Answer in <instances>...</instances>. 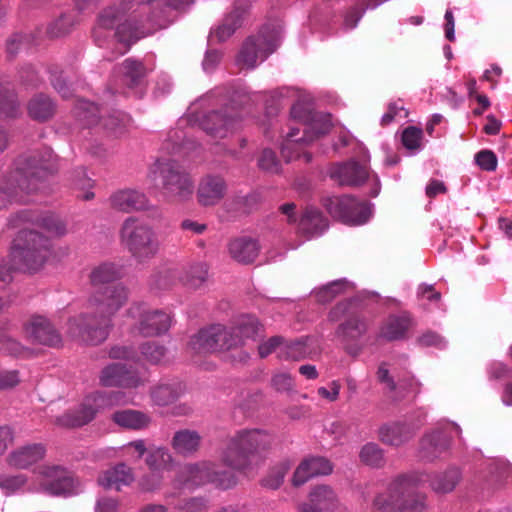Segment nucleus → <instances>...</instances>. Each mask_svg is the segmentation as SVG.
<instances>
[{"label": "nucleus", "mask_w": 512, "mask_h": 512, "mask_svg": "<svg viewBox=\"0 0 512 512\" xmlns=\"http://www.w3.org/2000/svg\"><path fill=\"white\" fill-rule=\"evenodd\" d=\"M308 338H300L295 341L284 343L281 348L278 357L281 360H293L300 361L310 357L312 351L307 345Z\"/></svg>", "instance_id": "nucleus-44"}, {"label": "nucleus", "mask_w": 512, "mask_h": 512, "mask_svg": "<svg viewBox=\"0 0 512 512\" xmlns=\"http://www.w3.org/2000/svg\"><path fill=\"white\" fill-rule=\"evenodd\" d=\"M423 131L416 126L406 127L401 136L403 146L408 150H418L421 147Z\"/></svg>", "instance_id": "nucleus-57"}, {"label": "nucleus", "mask_w": 512, "mask_h": 512, "mask_svg": "<svg viewBox=\"0 0 512 512\" xmlns=\"http://www.w3.org/2000/svg\"><path fill=\"white\" fill-rule=\"evenodd\" d=\"M240 340L231 328L221 324L201 329L191 337L189 347L197 353L228 351L239 347Z\"/></svg>", "instance_id": "nucleus-12"}, {"label": "nucleus", "mask_w": 512, "mask_h": 512, "mask_svg": "<svg viewBox=\"0 0 512 512\" xmlns=\"http://www.w3.org/2000/svg\"><path fill=\"white\" fill-rule=\"evenodd\" d=\"M74 25V19L71 15L62 14L47 29V33L51 37H61L68 34Z\"/></svg>", "instance_id": "nucleus-56"}, {"label": "nucleus", "mask_w": 512, "mask_h": 512, "mask_svg": "<svg viewBox=\"0 0 512 512\" xmlns=\"http://www.w3.org/2000/svg\"><path fill=\"white\" fill-rule=\"evenodd\" d=\"M121 276V268L114 263L103 262L95 266L89 274V282L93 289L92 291L118 284L116 281L119 280Z\"/></svg>", "instance_id": "nucleus-29"}, {"label": "nucleus", "mask_w": 512, "mask_h": 512, "mask_svg": "<svg viewBox=\"0 0 512 512\" xmlns=\"http://www.w3.org/2000/svg\"><path fill=\"white\" fill-rule=\"evenodd\" d=\"M329 176L341 186L358 187L369 178V167L355 159L334 164L329 169Z\"/></svg>", "instance_id": "nucleus-18"}, {"label": "nucleus", "mask_w": 512, "mask_h": 512, "mask_svg": "<svg viewBox=\"0 0 512 512\" xmlns=\"http://www.w3.org/2000/svg\"><path fill=\"white\" fill-rule=\"evenodd\" d=\"M156 185L171 202H184L193 194V181L174 160H157L151 169Z\"/></svg>", "instance_id": "nucleus-7"}, {"label": "nucleus", "mask_w": 512, "mask_h": 512, "mask_svg": "<svg viewBox=\"0 0 512 512\" xmlns=\"http://www.w3.org/2000/svg\"><path fill=\"white\" fill-rule=\"evenodd\" d=\"M261 195L258 192H251L246 195H236L233 199L235 209L241 213L249 214L259 206Z\"/></svg>", "instance_id": "nucleus-51"}, {"label": "nucleus", "mask_w": 512, "mask_h": 512, "mask_svg": "<svg viewBox=\"0 0 512 512\" xmlns=\"http://www.w3.org/2000/svg\"><path fill=\"white\" fill-rule=\"evenodd\" d=\"M99 382L104 387L136 388L140 385L141 379L132 366L112 363L102 369Z\"/></svg>", "instance_id": "nucleus-19"}, {"label": "nucleus", "mask_w": 512, "mask_h": 512, "mask_svg": "<svg viewBox=\"0 0 512 512\" xmlns=\"http://www.w3.org/2000/svg\"><path fill=\"white\" fill-rule=\"evenodd\" d=\"M117 40L125 45L122 54L126 53L132 44L145 36L144 27L137 20L133 18L125 19V21L118 24L115 33Z\"/></svg>", "instance_id": "nucleus-34"}, {"label": "nucleus", "mask_w": 512, "mask_h": 512, "mask_svg": "<svg viewBox=\"0 0 512 512\" xmlns=\"http://www.w3.org/2000/svg\"><path fill=\"white\" fill-rule=\"evenodd\" d=\"M461 479L458 468H449L446 471L435 473L430 479L432 490L438 494L452 492Z\"/></svg>", "instance_id": "nucleus-38"}, {"label": "nucleus", "mask_w": 512, "mask_h": 512, "mask_svg": "<svg viewBox=\"0 0 512 512\" xmlns=\"http://www.w3.org/2000/svg\"><path fill=\"white\" fill-rule=\"evenodd\" d=\"M349 282L346 279L334 280L315 291V297L320 303L331 302L338 295L343 294L348 288Z\"/></svg>", "instance_id": "nucleus-47"}, {"label": "nucleus", "mask_w": 512, "mask_h": 512, "mask_svg": "<svg viewBox=\"0 0 512 512\" xmlns=\"http://www.w3.org/2000/svg\"><path fill=\"white\" fill-rule=\"evenodd\" d=\"M128 290L122 284L92 291L89 305L92 312L81 313L68 320V335L87 345L103 343L113 327V316L126 304Z\"/></svg>", "instance_id": "nucleus-1"}, {"label": "nucleus", "mask_w": 512, "mask_h": 512, "mask_svg": "<svg viewBox=\"0 0 512 512\" xmlns=\"http://www.w3.org/2000/svg\"><path fill=\"white\" fill-rule=\"evenodd\" d=\"M239 91L231 87H216L211 90L206 99H211L222 107L203 115L200 127L209 135L223 138L236 129L240 123V105L242 101Z\"/></svg>", "instance_id": "nucleus-3"}, {"label": "nucleus", "mask_w": 512, "mask_h": 512, "mask_svg": "<svg viewBox=\"0 0 512 512\" xmlns=\"http://www.w3.org/2000/svg\"><path fill=\"white\" fill-rule=\"evenodd\" d=\"M112 420L117 425L132 430L144 429L150 423V417L147 414L132 409H125L114 412L112 415Z\"/></svg>", "instance_id": "nucleus-37"}, {"label": "nucleus", "mask_w": 512, "mask_h": 512, "mask_svg": "<svg viewBox=\"0 0 512 512\" xmlns=\"http://www.w3.org/2000/svg\"><path fill=\"white\" fill-rule=\"evenodd\" d=\"M58 168L56 156L48 149L19 158L16 169L0 186V210L13 202H24V195L44 190L48 177Z\"/></svg>", "instance_id": "nucleus-2"}, {"label": "nucleus", "mask_w": 512, "mask_h": 512, "mask_svg": "<svg viewBox=\"0 0 512 512\" xmlns=\"http://www.w3.org/2000/svg\"><path fill=\"white\" fill-rule=\"evenodd\" d=\"M328 228V220L321 211L314 207H307L299 219L300 233L313 237L322 234Z\"/></svg>", "instance_id": "nucleus-32"}, {"label": "nucleus", "mask_w": 512, "mask_h": 512, "mask_svg": "<svg viewBox=\"0 0 512 512\" xmlns=\"http://www.w3.org/2000/svg\"><path fill=\"white\" fill-rule=\"evenodd\" d=\"M209 267L204 262L195 263L189 266L180 277L184 286L190 289L201 288L208 280Z\"/></svg>", "instance_id": "nucleus-41"}, {"label": "nucleus", "mask_w": 512, "mask_h": 512, "mask_svg": "<svg viewBox=\"0 0 512 512\" xmlns=\"http://www.w3.org/2000/svg\"><path fill=\"white\" fill-rule=\"evenodd\" d=\"M52 254L49 237L34 229H21L13 240L9 258L14 267L23 272L41 270Z\"/></svg>", "instance_id": "nucleus-4"}, {"label": "nucleus", "mask_w": 512, "mask_h": 512, "mask_svg": "<svg viewBox=\"0 0 512 512\" xmlns=\"http://www.w3.org/2000/svg\"><path fill=\"white\" fill-rule=\"evenodd\" d=\"M120 234L122 243L138 262H146L158 253L159 241L155 231L137 218H127Z\"/></svg>", "instance_id": "nucleus-9"}, {"label": "nucleus", "mask_w": 512, "mask_h": 512, "mask_svg": "<svg viewBox=\"0 0 512 512\" xmlns=\"http://www.w3.org/2000/svg\"><path fill=\"white\" fill-rule=\"evenodd\" d=\"M248 13V5L237 2L233 9L225 15L221 23L210 32V39L217 42H225L243 26Z\"/></svg>", "instance_id": "nucleus-21"}, {"label": "nucleus", "mask_w": 512, "mask_h": 512, "mask_svg": "<svg viewBox=\"0 0 512 512\" xmlns=\"http://www.w3.org/2000/svg\"><path fill=\"white\" fill-rule=\"evenodd\" d=\"M201 436L195 430L183 429L177 431L172 438V447L176 453L183 456L194 454L200 447Z\"/></svg>", "instance_id": "nucleus-35"}, {"label": "nucleus", "mask_w": 512, "mask_h": 512, "mask_svg": "<svg viewBox=\"0 0 512 512\" xmlns=\"http://www.w3.org/2000/svg\"><path fill=\"white\" fill-rule=\"evenodd\" d=\"M120 6L111 5L99 12L97 22L93 28V37L97 45H102L106 31H112L121 23L126 12V2L123 1Z\"/></svg>", "instance_id": "nucleus-24"}, {"label": "nucleus", "mask_w": 512, "mask_h": 512, "mask_svg": "<svg viewBox=\"0 0 512 512\" xmlns=\"http://www.w3.org/2000/svg\"><path fill=\"white\" fill-rule=\"evenodd\" d=\"M280 42V29L274 25H264L256 35L245 40L239 51L237 62L253 69L257 65V60L264 61L278 48Z\"/></svg>", "instance_id": "nucleus-10"}, {"label": "nucleus", "mask_w": 512, "mask_h": 512, "mask_svg": "<svg viewBox=\"0 0 512 512\" xmlns=\"http://www.w3.org/2000/svg\"><path fill=\"white\" fill-rule=\"evenodd\" d=\"M285 338L280 335L272 336L268 340L262 342L258 346V354L260 358H266L273 353L277 348L283 347Z\"/></svg>", "instance_id": "nucleus-60"}, {"label": "nucleus", "mask_w": 512, "mask_h": 512, "mask_svg": "<svg viewBox=\"0 0 512 512\" xmlns=\"http://www.w3.org/2000/svg\"><path fill=\"white\" fill-rule=\"evenodd\" d=\"M127 312L130 317L137 320L133 329L144 337L162 335L171 326V318L167 313L150 310L145 303H134Z\"/></svg>", "instance_id": "nucleus-15"}, {"label": "nucleus", "mask_w": 512, "mask_h": 512, "mask_svg": "<svg viewBox=\"0 0 512 512\" xmlns=\"http://www.w3.org/2000/svg\"><path fill=\"white\" fill-rule=\"evenodd\" d=\"M308 498L324 512L333 511L338 506V498L334 490L327 485L314 487Z\"/></svg>", "instance_id": "nucleus-40"}, {"label": "nucleus", "mask_w": 512, "mask_h": 512, "mask_svg": "<svg viewBox=\"0 0 512 512\" xmlns=\"http://www.w3.org/2000/svg\"><path fill=\"white\" fill-rule=\"evenodd\" d=\"M131 117L123 111L115 110L103 118V127L115 136L123 135L131 125Z\"/></svg>", "instance_id": "nucleus-45"}, {"label": "nucleus", "mask_w": 512, "mask_h": 512, "mask_svg": "<svg viewBox=\"0 0 512 512\" xmlns=\"http://www.w3.org/2000/svg\"><path fill=\"white\" fill-rule=\"evenodd\" d=\"M476 164L484 171L492 172L497 168V156L491 150H481L475 155Z\"/></svg>", "instance_id": "nucleus-59"}, {"label": "nucleus", "mask_w": 512, "mask_h": 512, "mask_svg": "<svg viewBox=\"0 0 512 512\" xmlns=\"http://www.w3.org/2000/svg\"><path fill=\"white\" fill-rule=\"evenodd\" d=\"M50 81L54 89L64 98L68 99L73 96V89L67 83L62 75V71L57 69L50 71Z\"/></svg>", "instance_id": "nucleus-58"}, {"label": "nucleus", "mask_w": 512, "mask_h": 512, "mask_svg": "<svg viewBox=\"0 0 512 512\" xmlns=\"http://www.w3.org/2000/svg\"><path fill=\"white\" fill-rule=\"evenodd\" d=\"M274 435L263 429H242L228 441L222 452L223 462L235 470L247 468L252 458L269 450Z\"/></svg>", "instance_id": "nucleus-6"}, {"label": "nucleus", "mask_w": 512, "mask_h": 512, "mask_svg": "<svg viewBox=\"0 0 512 512\" xmlns=\"http://www.w3.org/2000/svg\"><path fill=\"white\" fill-rule=\"evenodd\" d=\"M134 481L132 469L125 463H119L106 470L98 478V483L105 489L121 490L122 486H128Z\"/></svg>", "instance_id": "nucleus-31"}, {"label": "nucleus", "mask_w": 512, "mask_h": 512, "mask_svg": "<svg viewBox=\"0 0 512 512\" xmlns=\"http://www.w3.org/2000/svg\"><path fill=\"white\" fill-rule=\"evenodd\" d=\"M228 251L231 258L238 263L250 264L258 257L260 245L256 239L238 237L229 242Z\"/></svg>", "instance_id": "nucleus-27"}, {"label": "nucleus", "mask_w": 512, "mask_h": 512, "mask_svg": "<svg viewBox=\"0 0 512 512\" xmlns=\"http://www.w3.org/2000/svg\"><path fill=\"white\" fill-rule=\"evenodd\" d=\"M152 398L157 405L166 406L177 400L178 393L171 385L162 384L154 388Z\"/></svg>", "instance_id": "nucleus-55"}, {"label": "nucleus", "mask_w": 512, "mask_h": 512, "mask_svg": "<svg viewBox=\"0 0 512 512\" xmlns=\"http://www.w3.org/2000/svg\"><path fill=\"white\" fill-rule=\"evenodd\" d=\"M363 463L371 467H382L385 463L384 452L376 443L365 444L359 454Z\"/></svg>", "instance_id": "nucleus-49"}, {"label": "nucleus", "mask_w": 512, "mask_h": 512, "mask_svg": "<svg viewBox=\"0 0 512 512\" xmlns=\"http://www.w3.org/2000/svg\"><path fill=\"white\" fill-rule=\"evenodd\" d=\"M332 123L329 114L315 112L312 118L303 125L302 136L299 137L301 128L291 127L287 133L285 140L281 146V155L286 162H290L303 156L305 161L309 163L312 155L307 152L302 153L304 145L311 143L320 136L326 135L330 132Z\"/></svg>", "instance_id": "nucleus-8"}, {"label": "nucleus", "mask_w": 512, "mask_h": 512, "mask_svg": "<svg viewBox=\"0 0 512 512\" xmlns=\"http://www.w3.org/2000/svg\"><path fill=\"white\" fill-rule=\"evenodd\" d=\"M121 73L123 75V82L129 88H134L139 86L146 76V68L141 61L127 58L121 65Z\"/></svg>", "instance_id": "nucleus-42"}, {"label": "nucleus", "mask_w": 512, "mask_h": 512, "mask_svg": "<svg viewBox=\"0 0 512 512\" xmlns=\"http://www.w3.org/2000/svg\"><path fill=\"white\" fill-rule=\"evenodd\" d=\"M146 464L154 472L164 469L172 462V456L164 447H150L146 457Z\"/></svg>", "instance_id": "nucleus-48"}, {"label": "nucleus", "mask_w": 512, "mask_h": 512, "mask_svg": "<svg viewBox=\"0 0 512 512\" xmlns=\"http://www.w3.org/2000/svg\"><path fill=\"white\" fill-rule=\"evenodd\" d=\"M109 200L112 208L126 213L145 210L149 207L146 195L133 189L119 190L113 193Z\"/></svg>", "instance_id": "nucleus-26"}, {"label": "nucleus", "mask_w": 512, "mask_h": 512, "mask_svg": "<svg viewBox=\"0 0 512 512\" xmlns=\"http://www.w3.org/2000/svg\"><path fill=\"white\" fill-rule=\"evenodd\" d=\"M180 481L188 488L212 483L224 490L232 488L237 482L233 472L220 470L216 464L205 461L183 467Z\"/></svg>", "instance_id": "nucleus-11"}, {"label": "nucleus", "mask_w": 512, "mask_h": 512, "mask_svg": "<svg viewBox=\"0 0 512 512\" xmlns=\"http://www.w3.org/2000/svg\"><path fill=\"white\" fill-rule=\"evenodd\" d=\"M417 344L421 347L434 346L440 349L445 347L444 339L439 334L432 331H427L419 336L417 338Z\"/></svg>", "instance_id": "nucleus-63"}, {"label": "nucleus", "mask_w": 512, "mask_h": 512, "mask_svg": "<svg viewBox=\"0 0 512 512\" xmlns=\"http://www.w3.org/2000/svg\"><path fill=\"white\" fill-rule=\"evenodd\" d=\"M227 192V184L219 175L204 176L197 188V200L201 206H214L218 204Z\"/></svg>", "instance_id": "nucleus-22"}, {"label": "nucleus", "mask_w": 512, "mask_h": 512, "mask_svg": "<svg viewBox=\"0 0 512 512\" xmlns=\"http://www.w3.org/2000/svg\"><path fill=\"white\" fill-rule=\"evenodd\" d=\"M230 328L240 340L239 347L244 344L245 340H255L263 332V326L255 316L251 315L241 317L237 324Z\"/></svg>", "instance_id": "nucleus-39"}, {"label": "nucleus", "mask_w": 512, "mask_h": 512, "mask_svg": "<svg viewBox=\"0 0 512 512\" xmlns=\"http://www.w3.org/2000/svg\"><path fill=\"white\" fill-rule=\"evenodd\" d=\"M258 165L262 170L270 173H277L279 171V162L277 161L276 154L270 150H263Z\"/></svg>", "instance_id": "nucleus-61"}, {"label": "nucleus", "mask_w": 512, "mask_h": 512, "mask_svg": "<svg viewBox=\"0 0 512 512\" xmlns=\"http://www.w3.org/2000/svg\"><path fill=\"white\" fill-rule=\"evenodd\" d=\"M333 471V465L325 457H311L302 461L296 468L292 484L295 487L304 485L316 476L329 475Z\"/></svg>", "instance_id": "nucleus-23"}, {"label": "nucleus", "mask_w": 512, "mask_h": 512, "mask_svg": "<svg viewBox=\"0 0 512 512\" xmlns=\"http://www.w3.org/2000/svg\"><path fill=\"white\" fill-rule=\"evenodd\" d=\"M25 332L35 343L50 347H59L62 336L49 319L41 315H34L25 324Z\"/></svg>", "instance_id": "nucleus-20"}, {"label": "nucleus", "mask_w": 512, "mask_h": 512, "mask_svg": "<svg viewBox=\"0 0 512 512\" xmlns=\"http://www.w3.org/2000/svg\"><path fill=\"white\" fill-rule=\"evenodd\" d=\"M75 115L83 126L91 127L100 121L99 107L89 101L81 100L75 107Z\"/></svg>", "instance_id": "nucleus-46"}, {"label": "nucleus", "mask_w": 512, "mask_h": 512, "mask_svg": "<svg viewBox=\"0 0 512 512\" xmlns=\"http://www.w3.org/2000/svg\"><path fill=\"white\" fill-rule=\"evenodd\" d=\"M323 206L333 218L345 224H364L371 215L369 204L351 195L324 198Z\"/></svg>", "instance_id": "nucleus-13"}, {"label": "nucleus", "mask_w": 512, "mask_h": 512, "mask_svg": "<svg viewBox=\"0 0 512 512\" xmlns=\"http://www.w3.org/2000/svg\"><path fill=\"white\" fill-rule=\"evenodd\" d=\"M417 479L411 475H399L393 479L383 492H378L373 500L375 509L381 512H423L426 496L416 493Z\"/></svg>", "instance_id": "nucleus-5"}, {"label": "nucleus", "mask_w": 512, "mask_h": 512, "mask_svg": "<svg viewBox=\"0 0 512 512\" xmlns=\"http://www.w3.org/2000/svg\"><path fill=\"white\" fill-rule=\"evenodd\" d=\"M46 447L42 443H33L18 447L6 458L7 464L15 469H27L45 457Z\"/></svg>", "instance_id": "nucleus-25"}, {"label": "nucleus", "mask_w": 512, "mask_h": 512, "mask_svg": "<svg viewBox=\"0 0 512 512\" xmlns=\"http://www.w3.org/2000/svg\"><path fill=\"white\" fill-rule=\"evenodd\" d=\"M108 403L109 398L105 393H91L77 407L57 417L56 423L68 428L82 427L93 421L97 413L104 409Z\"/></svg>", "instance_id": "nucleus-14"}, {"label": "nucleus", "mask_w": 512, "mask_h": 512, "mask_svg": "<svg viewBox=\"0 0 512 512\" xmlns=\"http://www.w3.org/2000/svg\"><path fill=\"white\" fill-rule=\"evenodd\" d=\"M450 444L451 436L445 431L437 430L427 434L421 440V457L427 461H432L448 450Z\"/></svg>", "instance_id": "nucleus-30"}, {"label": "nucleus", "mask_w": 512, "mask_h": 512, "mask_svg": "<svg viewBox=\"0 0 512 512\" xmlns=\"http://www.w3.org/2000/svg\"><path fill=\"white\" fill-rule=\"evenodd\" d=\"M368 325L363 316L350 315L343 323L339 324L335 334L343 343L356 341L366 334Z\"/></svg>", "instance_id": "nucleus-33"}, {"label": "nucleus", "mask_w": 512, "mask_h": 512, "mask_svg": "<svg viewBox=\"0 0 512 512\" xmlns=\"http://www.w3.org/2000/svg\"><path fill=\"white\" fill-rule=\"evenodd\" d=\"M31 223L55 236L66 234V225L53 214L38 215L31 210H21L8 218L7 225L10 228H18L22 224Z\"/></svg>", "instance_id": "nucleus-17"}, {"label": "nucleus", "mask_w": 512, "mask_h": 512, "mask_svg": "<svg viewBox=\"0 0 512 512\" xmlns=\"http://www.w3.org/2000/svg\"><path fill=\"white\" fill-rule=\"evenodd\" d=\"M19 103L13 90L0 89V112L7 117H15L18 113Z\"/></svg>", "instance_id": "nucleus-54"}, {"label": "nucleus", "mask_w": 512, "mask_h": 512, "mask_svg": "<svg viewBox=\"0 0 512 512\" xmlns=\"http://www.w3.org/2000/svg\"><path fill=\"white\" fill-rule=\"evenodd\" d=\"M177 509L186 512H202L207 509V501L203 497H192L180 503Z\"/></svg>", "instance_id": "nucleus-64"}, {"label": "nucleus", "mask_w": 512, "mask_h": 512, "mask_svg": "<svg viewBox=\"0 0 512 512\" xmlns=\"http://www.w3.org/2000/svg\"><path fill=\"white\" fill-rule=\"evenodd\" d=\"M28 112L31 118L38 121H45L53 116L55 105L50 97L39 94L30 100Z\"/></svg>", "instance_id": "nucleus-43"}, {"label": "nucleus", "mask_w": 512, "mask_h": 512, "mask_svg": "<svg viewBox=\"0 0 512 512\" xmlns=\"http://www.w3.org/2000/svg\"><path fill=\"white\" fill-rule=\"evenodd\" d=\"M27 483L28 477L25 474L0 476V489L5 495H12L24 491Z\"/></svg>", "instance_id": "nucleus-50"}, {"label": "nucleus", "mask_w": 512, "mask_h": 512, "mask_svg": "<svg viewBox=\"0 0 512 512\" xmlns=\"http://www.w3.org/2000/svg\"><path fill=\"white\" fill-rule=\"evenodd\" d=\"M411 325L412 318L407 312L390 315L381 326L379 337L387 341L403 340Z\"/></svg>", "instance_id": "nucleus-28"}, {"label": "nucleus", "mask_w": 512, "mask_h": 512, "mask_svg": "<svg viewBox=\"0 0 512 512\" xmlns=\"http://www.w3.org/2000/svg\"><path fill=\"white\" fill-rule=\"evenodd\" d=\"M412 434L410 427L400 422L385 424L379 429L380 440L392 446L402 445L412 437Z\"/></svg>", "instance_id": "nucleus-36"}, {"label": "nucleus", "mask_w": 512, "mask_h": 512, "mask_svg": "<svg viewBox=\"0 0 512 512\" xmlns=\"http://www.w3.org/2000/svg\"><path fill=\"white\" fill-rule=\"evenodd\" d=\"M142 356L151 364H159L166 355V348L155 341H148L140 346Z\"/></svg>", "instance_id": "nucleus-53"}, {"label": "nucleus", "mask_w": 512, "mask_h": 512, "mask_svg": "<svg viewBox=\"0 0 512 512\" xmlns=\"http://www.w3.org/2000/svg\"><path fill=\"white\" fill-rule=\"evenodd\" d=\"M288 470L289 466L284 463L272 467L267 476L262 479V486L273 490L278 489L282 485Z\"/></svg>", "instance_id": "nucleus-52"}, {"label": "nucleus", "mask_w": 512, "mask_h": 512, "mask_svg": "<svg viewBox=\"0 0 512 512\" xmlns=\"http://www.w3.org/2000/svg\"><path fill=\"white\" fill-rule=\"evenodd\" d=\"M42 489L52 496H67L74 492V479L69 471L60 465H44L39 467Z\"/></svg>", "instance_id": "nucleus-16"}, {"label": "nucleus", "mask_w": 512, "mask_h": 512, "mask_svg": "<svg viewBox=\"0 0 512 512\" xmlns=\"http://www.w3.org/2000/svg\"><path fill=\"white\" fill-rule=\"evenodd\" d=\"M377 380L379 383L384 384L389 392L396 391L397 384L394 378L390 375L386 362H381L376 372Z\"/></svg>", "instance_id": "nucleus-62"}]
</instances>
